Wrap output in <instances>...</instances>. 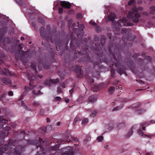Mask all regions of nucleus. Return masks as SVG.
<instances>
[{"label":"nucleus","mask_w":155,"mask_h":155,"mask_svg":"<svg viewBox=\"0 0 155 155\" xmlns=\"http://www.w3.org/2000/svg\"><path fill=\"white\" fill-rule=\"evenodd\" d=\"M75 67L78 68V69L80 71V72H81V68H80V70H79V66L78 65H75Z\"/></svg>","instance_id":"nucleus-46"},{"label":"nucleus","mask_w":155,"mask_h":155,"mask_svg":"<svg viewBox=\"0 0 155 155\" xmlns=\"http://www.w3.org/2000/svg\"><path fill=\"white\" fill-rule=\"evenodd\" d=\"M61 98L60 97H56L54 99V101H61Z\"/></svg>","instance_id":"nucleus-18"},{"label":"nucleus","mask_w":155,"mask_h":155,"mask_svg":"<svg viewBox=\"0 0 155 155\" xmlns=\"http://www.w3.org/2000/svg\"><path fill=\"white\" fill-rule=\"evenodd\" d=\"M40 105V103L39 101H35L33 104V106L34 107H37Z\"/></svg>","instance_id":"nucleus-14"},{"label":"nucleus","mask_w":155,"mask_h":155,"mask_svg":"<svg viewBox=\"0 0 155 155\" xmlns=\"http://www.w3.org/2000/svg\"><path fill=\"white\" fill-rule=\"evenodd\" d=\"M135 1V0H130V1H129L128 2V5H130Z\"/></svg>","instance_id":"nucleus-29"},{"label":"nucleus","mask_w":155,"mask_h":155,"mask_svg":"<svg viewBox=\"0 0 155 155\" xmlns=\"http://www.w3.org/2000/svg\"><path fill=\"white\" fill-rule=\"evenodd\" d=\"M61 92H62V91H61V89L60 88L58 87L57 90V92L59 93H60Z\"/></svg>","instance_id":"nucleus-39"},{"label":"nucleus","mask_w":155,"mask_h":155,"mask_svg":"<svg viewBox=\"0 0 155 155\" xmlns=\"http://www.w3.org/2000/svg\"><path fill=\"white\" fill-rule=\"evenodd\" d=\"M116 17V16L114 13H111L110 15L108 16L107 18L106 19V21H113L115 18Z\"/></svg>","instance_id":"nucleus-2"},{"label":"nucleus","mask_w":155,"mask_h":155,"mask_svg":"<svg viewBox=\"0 0 155 155\" xmlns=\"http://www.w3.org/2000/svg\"><path fill=\"white\" fill-rule=\"evenodd\" d=\"M5 72H3V73H2L3 74H6V75H10V73L9 71H8V69L7 68H5Z\"/></svg>","instance_id":"nucleus-16"},{"label":"nucleus","mask_w":155,"mask_h":155,"mask_svg":"<svg viewBox=\"0 0 155 155\" xmlns=\"http://www.w3.org/2000/svg\"><path fill=\"white\" fill-rule=\"evenodd\" d=\"M133 131L132 130H130L128 133V134L126 136L127 137H129L133 133Z\"/></svg>","instance_id":"nucleus-23"},{"label":"nucleus","mask_w":155,"mask_h":155,"mask_svg":"<svg viewBox=\"0 0 155 155\" xmlns=\"http://www.w3.org/2000/svg\"><path fill=\"white\" fill-rule=\"evenodd\" d=\"M73 92V89H71V90L69 91V92L70 94H71Z\"/></svg>","instance_id":"nucleus-47"},{"label":"nucleus","mask_w":155,"mask_h":155,"mask_svg":"<svg viewBox=\"0 0 155 155\" xmlns=\"http://www.w3.org/2000/svg\"><path fill=\"white\" fill-rule=\"evenodd\" d=\"M155 122V121L154 120H152L150 121V123H153Z\"/></svg>","instance_id":"nucleus-52"},{"label":"nucleus","mask_w":155,"mask_h":155,"mask_svg":"<svg viewBox=\"0 0 155 155\" xmlns=\"http://www.w3.org/2000/svg\"><path fill=\"white\" fill-rule=\"evenodd\" d=\"M6 150V148L5 147H4V149L3 148H0V151L1 153H4Z\"/></svg>","instance_id":"nucleus-22"},{"label":"nucleus","mask_w":155,"mask_h":155,"mask_svg":"<svg viewBox=\"0 0 155 155\" xmlns=\"http://www.w3.org/2000/svg\"><path fill=\"white\" fill-rule=\"evenodd\" d=\"M44 29L43 28H41L40 29V32L41 35L42 36L43 31H44Z\"/></svg>","instance_id":"nucleus-33"},{"label":"nucleus","mask_w":155,"mask_h":155,"mask_svg":"<svg viewBox=\"0 0 155 155\" xmlns=\"http://www.w3.org/2000/svg\"><path fill=\"white\" fill-rule=\"evenodd\" d=\"M138 3L139 4L141 3V1H139L138 2Z\"/></svg>","instance_id":"nucleus-56"},{"label":"nucleus","mask_w":155,"mask_h":155,"mask_svg":"<svg viewBox=\"0 0 155 155\" xmlns=\"http://www.w3.org/2000/svg\"><path fill=\"white\" fill-rule=\"evenodd\" d=\"M39 77H40V78H41L42 77V76H39Z\"/></svg>","instance_id":"nucleus-64"},{"label":"nucleus","mask_w":155,"mask_h":155,"mask_svg":"<svg viewBox=\"0 0 155 155\" xmlns=\"http://www.w3.org/2000/svg\"><path fill=\"white\" fill-rule=\"evenodd\" d=\"M145 112V111L143 110H141L138 111V113L140 114H142Z\"/></svg>","instance_id":"nucleus-32"},{"label":"nucleus","mask_w":155,"mask_h":155,"mask_svg":"<svg viewBox=\"0 0 155 155\" xmlns=\"http://www.w3.org/2000/svg\"><path fill=\"white\" fill-rule=\"evenodd\" d=\"M21 40H24V38L23 37H21Z\"/></svg>","instance_id":"nucleus-55"},{"label":"nucleus","mask_w":155,"mask_h":155,"mask_svg":"<svg viewBox=\"0 0 155 155\" xmlns=\"http://www.w3.org/2000/svg\"><path fill=\"white\" fill-rule=\"evenodd\" d=\"M147 123L146 122H144L142 124V125L143 126H145L146 124Z\"/></svg>","instance_id":"nucleus-48"},{"label":"nucleus","mask_w":155,"mask_h":155,"mask_svg":"<svg viewBox=\"0 0 155 155\" xmlns=\"http://www.w3.org/2000/svg\"><path fill=\"white\" fill-rule=\"evenodd\" d=\"M25 93H23L22 94V95H21V97L19 99V100H22V99H23V97L24 96V95H25Z\"/></svg>","instance_id":"nucleus-42"},{"label":"nucleus","mask_w":155,"mask_h":155,"mask_svg":"<svg viewBox=\"0 0 155 155\" xmlns=\"http://www.w3.org/2000/svg\"><path fill=\"white\" fill-rule=\"evenodd\" d=\"M8 94L9 96H12L13 95V92L11 91H10L8 92Z\"/></svg>","instance_id":"nucleus-36"},{"label":"nucleus","mask_w":155,"mask_h":155,"mask_svg":"<svg viewBox=\"0 0 155 155\" xmlns=\"http://www.w3.org/2000/svg\"><path fill=\"white\" fill-rule=\"evenodd\" d=\"M122 107H115L113 109V111H115V110H120Z\"/></svg>","instance_id":"nucleus-24"},{"label":"nucleus","mask_w":155,"mask_h":155,"mask_svg":"<svg viewBox=\"0 0 155 155\" xmlns=\"http://www.w3.org/2000/svg\"><path fill=\"white\" fill-rule=\"evenodd\" d=\"M96 31V32H99L101 31V28L97 25L96 26V29H95Z\"/></svg>","instance_id":"nucleus-19"},{"label":"nucleus","mask_w":155,"mask_h":155,"mask_svg":"<svg viewBox=\"0 0 155 155\" xmlns=\"http://www.w3.org/2000/svg\"><path fill=\"white\" fill-rule=\"evenodd\" d=\"M95 114H92V115H91V117H92V116H93V117H94V116H95Z\"/></svg>","instance_id":"nucleus-54"},{"label":"nucleus","mask_w":155,"mask_h":155,"mask_svg":"<svg viewBox=\"0 0 155 155\" xmlns=\"http://www.w3.org/2000/svg\"><path fill=\"white\" fill-rule=\"evenodd\" d=\"M65 101L67 103H68L69 102V99L68 98H65Z\"/></svg>","instance_id":"nucleus-41"},{"label":"nucleus","mask_w":155,"mask_h":155,"mask_svg":"<svg viewBox=\"0 0 155 155\" xmlns=\"http://www.w3.org/2000/svg\"><path fill=\"white\" fill-rule=\"evenodd\" d=\"M79 118L78 117L75 118L74 121V123L75 124L78 120H79Z\"/></svg>","instance_id":"nucleus-31"},{"label":"nucleus","mask_w":155,"mask_h":155,"mask_svg":"<svg viewBox=\"0 0 155 155\" xmlns=\"http://www.w3.org/2000/svg\"><path fill=\"white\" fill-rule=\"evenodd\" d=\"M22 133L24 134H25V131H22Z\"/></svg>","instance_id":"nucleus-62"},{"label":"nucleus","mask_w":155,"mask_h":155,"mask_svg":"<svg viewBox=\"0 0 155 155\" xmlns=\"http://www.w3.org/2000/svg\"><path fill=\"white\" fill-rule=\"evenodd\" d=\"M150 9L155 12V7L152 6L150 8Z\"/></svg>","instance_id":"nucleus-38"},{"label":"nucleus","mask_w":155,"mask_h":155,"mask_svg":"<svg viewBox=\"0 0 155 155\" xmlns=\"http://www.w3.org/2000/svg\"><path fill=\"white\" fill-rule=\"evenodd\" d=\"M46 120H47V122H49L50 121V120L49 118H47L46 119Z\"/></svg>","instance_id":"nucleus-49"},{"label":"nucleus","mask_w":155,"mask_h":155,"mask_svg":"<svg viewBox=\"0 0 155 155\" xmlns=\"http://www.w3.org/2000/svg\"><path fill=\"white\" fill-rule=\"evenodd\" d=\"M11 128H10V127L8 126L6 127V129L5 130H6L7 131H8V130H9Z\"/></svg>","instance_id":"nucleus-43"},{"label":"nucleus","mask_w":155,"mask_h":155,"mask_svg":"<svg viewBox=\"0 0 155 155\" xmlns=\"http://www.w3.org/2000/svg\"><path fill=\"white\" fill-rule=\"evenodd\" d=\"M40 91L39 90L38 91L37 93H36L35 91H33V93L35 94L39 95L40 94Z\"/></svg>","instance_id":"nucleus-34"},{"label":"nucleus","mask_w":155,"mask_h":155,"mask_svg":"<svg viewBox=\"0 0 155 155\" xmlns=\"http://www.w3.org/2000/svg\"><path fill=\"white\" fill-rule=\"evenodd\" d=\"M82 17V15L81 13H78L77 15V18H81Z\"/></svg>","instance_id":"nucleus-26"},{"label":"nucleus","mask_w":155,"mask_h":155,"mask_svg":"<svg viewBox=\"0 0 155 155\" xmlns=\"http://www.w3.org/2000/svg\"><path fill=\"white\" fill-rule=\"evenodd\" d=\"M103 137L102 136H99L97 137V140L99 142L103 140Z\"/></svg>","instance_id":"nucleus-21"},{"label":"nucleus","mask_w":155,"mask_h":155,"mask_svg":"<svg viewBox=\"0 0 155 155\" xmlns=\"http://www.w3.org/2000/svg\"><path fill=\"white\" fill-rule=\"evenodd\" d=\"M61 6L64 8H69L71 6L70 4L68 2L65 1L61 2Z\"/></svg>","instance_id":"nucleus-3"},{"label":"nucleus","mask_w":155,"mask_h":155,"mask_svg":"<svg viewBox=\"0 0 155 155\" xmlns=\"http://www.w3.org/2000/svg\"><path fill=\"white\" fill-rule=\"evenodd\" d=\"M114 88L112 87H110L109 89V92L111 93H113L114 91Z\"/></svg>","instance_id":"nucleus-20"},{"label":"nucleus","mask_w":155,"mask_h":155,"mask_svg":"<svg viewBox=\"0 0 155 155\" xmlns=\"http://www.w3.org/2000/svg\"><path fill=\"white\" fill-rule=\"evenodd\" d=\"M127 18L126 17H124L121 20V21L123 23H126L127 24H124L125 26H132L133 25V24L131 23H128L127 22Z\"/></svg>","instance_id":"nucleus-4"},{"label":"nucleus","mask_w":155,"mask_h":155,"mask_svg":"<svg viewBox=\"0 0 155 155\" xmlns=\"http://www.w3.org/2000/svg\"><path fill=\"white\" fill-rule=\"evenodd\" d=\"M16 2H19V0H15Z\"/></svg>","instance_id":"nucleus-63"},{"label":"nucleus","mask_w":155,"mask_h":155,"mask_svg":"<svg viewBox=\"0 0 155 155\" xmlns=\"http://www.w3.org/2000/svg\"><path fill=\"white\" fill-rule=\"evenodd\" d=\"M63 88H64L65 87V86H64V85H63L62 86Z\"/></svg>","instance_id":"nucleus-60"},{"label":"nucleus","mask_w":155,"mask_h":155,"mask_svg":"<svg viewBox=\"0 0 155 155\" xmlns=\"http://www.w3.org/2000/svg\"><path fill=\"white\" fill-rule=\"evenodd\" d=\"M97 100L96 98L94 96H91L89 98V102L90 103H94Z\"/></svg>","instance_id":"nucleus-9"},{"label":"nucleus","mask_w":155,"mask_h":155,"mask_svg":"<svg viewBox=\"0 0 155 155\" xmlns=\"http://www.w3.org/2000/svg\"><path fill=\"white\" fill-rule=\"evenodd\" d=\"M72 138L73 139V140L75 142H78V140L77 138H75V137H72Z\"/></svg>","instance_id":"nucleus-37"},{"label":"nucleus","mask_w":155,"mask_h":155,"mask_svg":"<svg viewBox=\"0 0 155 155\" xmlns=\"http://www.w3.org/2000/svg\"><path fill=\"white\" fill-rule=\"evenodd\" d=\"M130 31L129 29H127L125 28H122V33L123 34H127L128 35Z\"/></svg>","instance_id":"nucleus-12"},{"label":"nucleus","mask_w":155,"mask_h":155,"mask_svg":"<svg viewBox=\"0 0 155 155\" xmlns=\"http://www.w3.org/2000/svg\"><path fill=\"white\" fill-rule=\"evenodd\" d=\"M59 79L57 78L56 79H52L50 80V84H55L57 83L59 81Z\"/></svg>","instance_id":"nucleus-15"},{"label":"nucleus","mask_w":155,"mask_h":155,"mask_svg":"<svg viewBox=\"0 0 155 155\" xmlns=\"http://www.w3.org/2000/svg\"><path fill=\"white\" fill-rule=\"evenodd\" d=\"M90 23L91 25H93L95 26V27L97 26V25H96V23L92 21H90Z\"/></svg>","instance_id":"nucleus-28"},{"label":"nucleus","mask_w":155,"mask_h":155,"mask_svg":"<svg viewBox=\"0 0 155 155\" xmlns=\"http://www.w3.org/2000/svg\"><path fill=\"white\" fill-rule=\"evenodd\" d=\"M21 104H22V105H24V102H22Z\"/></svg>","instance_id":"nucleus-61"},{"label":"nucleus","mask_w":155,"mask_h":155,"mask_svg":"<svg viewBox=\"0 0 155 155\" xmlns=\"http://www.w3.org/2000/svg\"><path fill=\"white\" fill-rule=\"evenodd\" d=\"M59 13L60 14H61L63 12V9L61 8H59L58 9Z\"/></svg>","instance_id":"nucleus-25"},{"label":"nucleus","mask_w":155,"mask_h":155,"mask_svg":"<svg viewBox=\"0 0 155 155\" xmlns=\"http://www.w3.org/2000/svg\"><path fill=\"white\" fill-rule=\"evenodd\" d=\"M8 120L4 118L0 119V126H3L6 124Z\"/></svg>","instance_id":"nucleus-10"},{"label":"nucleus","mask_w":155,"mask_h":155,"mask_svg":"<svg viewBox=\"0 0 155 155\" xmlns=\"http://www.w3.org/2000/svg\"><path fill=\"white\" fill-rule=\"evenodd\" d=\"M33 83V81L31 80L30 82L29 87L28 86H25V89L26 91H29L33 89V87L32 86Z\"/></svg>","instance_id":"nucleus-6"},{"label":"nucleus","mask_w":155,"mask_h":155,"mask_svg":"<svg viewBox=\"0 0 155 155\" xmlns=\"http://www.w3.org/2000/svg\"><path fill=\"white\" fill-rule=\"evenodd\" d=\"M59 148L58 145H56L54 147H52V150H56Z\"/></svg>","instance_id":"nucleus-27"},{"label":"nucleus","mask_w":155,"mask_h":155,"mask_svg":"<svg viewBox=\"0 0 155 155\" xmlns=\"http://www.w3.org/2000/svg\"><path fill=\"white\" fill-rule=\"evenodd\" d=\"M143 136H144V137H147L148 138H150L151 137L153 136V135H143Z\"/></svg>","instance_id":"nucleus-44"},{"label":"nucleus","mask_w":155,"mask_h":155,"mask_svg":"<svg viewBox=\"0 0 155 155\" xmlns=\"http://www.w3.org/2000/svg\"><path fill=\"white\" fill-rule=\"evenodd\" d=\"M135 12H129L127 16V18L132 19V22L134 23H138L139 21V18L140 17L139 14L137 13H135Z\"/></svg>","instance_id":"nucleus-1"},{"label":"nucleus","mask_w":155,"mask_h":155,"mask_svg":"<svg viewBox=\"0 0 155 155\" xmlns=\"http://www.w3.org/2000/svg\"><path fill=\"white\" fill-rule=\"evenodd\" d=\"M101 43L102 45H103L105 43V40L104 38H102L101 40Z\"/></svg>","instance_id":"nucleus-35"},{"label":"nucleus","mask_w":155,"mask_h":155,"mask_svg":"<svg viewBox=\"0 0 155 155\" xmlns=\"http://www.w3.org/2000/svg\"><path fill=\"white\" fill-rule=\"evenodd\" d=\"M26 109L28 110H30V109L29 108H28V107H26Z\"/></svg>","instance_id":"nucleus-51"},{"label":"nucleus","mask_w":155,"mask_h":155,"mask_svg":"<svg viewBox=\"0 0 155 155\" xmlns=\"http://www.w3.org/2000/svg\"><path fill=\"white\" fill-rule=\"evenodd\" d=\"M72 22L73 21L72 20H70L68 21V24H69V26L70 27H71L70 25H71V24L72 23Z\"/></svg>","instance_id":"nucleus-40"},{"label":"nucleus","mask_w":155,"mask_h":155,"mask_svg":"<svg viewBox=\"0 0 155 155\" xmlns=\"http://www.w3.org/2000/svg\"><path fill=\"white\" fill-rule=\"evenodd\" d=\"M19 147V148L18 147H17L16 149H15V151L14 153L16 154H19L21 152V150L23 148L22 146Z\"/></svg>","instance_id":"nucleus-7"},{"label":"nucleus","mask_w":155,"mask_h":155,"mask_svg":"<svg viewBox=\"0 0 155 155\" xmlns=\"http://www.w3.org/2000/svg\"><path fill=\"white\" fill-rule=\"evenodd\" d=\"M21 45H22L20 44L18 45V46L19 47L20 49L22 48V47H21Z\"/></svg>","instance_id":"nucleus-53"},{"label":"nucleus","mask_w":155,"mask_h":155,"mask_svg":"<svg viewBox=\"0 0 155 155\" xmlns=\"http://www.w3.org/2000/svg\"><path fill=\"white\" fill-rule=\"evenodd\" d=\"M138 133L139 134V135H140L141 136H143V132L141 129H139L138 130Z\"/></svg>","instance_id":"nucleus-30"},{"label":"nucleus","mask_w":155,"mask_h":155,"mask_svg":"<svg viewBox=\"0 0 155 155\" xmlns=\"http://www.w3.org/2000/svg\"><path fill=\"white\" fill-rule=\"evenodd\" d=\"M42 141V139L40 138L39 139V141L40 142H41Z\"/></svg>","instance_id":"nucleus-58"},{"label":"nucleus","mask_w":155,"mask_h":155,"mask_svg":"<svg viewBox=\"0 0 155 155\" xmlns=\"http://www.w3.org/2000/svg\"><path fill=\"white\" fill-rule=\"evenodd\" d=\"M12 126L13 127H15L16 126V124L15 123H12L11 124Z\"/></svg>","instance_id":"nucleus-45"},{"label":"nucleus","mask_w":155,"mask_h":155,"mask_svg":"<svg viewBox=\"0 0 155 155\" xmlns=\"http://www.w3.org/2000/svg\"><path fill=\"white\" fill-rule=\"evenodd\" d=\"M142 128H143V130H145V127H142Z\"/></svg>","instance_id":"nucleus-59"},{"label":"nucleus","mask_w":155,"mask_h":155,"mask_svg":"<svg viewBox=\"0 0 155 155\" xmlns=\"http://www.w3.org/2000/svg\"><path fill=\"white\" fill-rule=\"evenodd\" d=\"M119 21H117L116 24L115 28H116V30L117 31H119L120 30V28L119 27H120V24Z\"/></svg>","instance_id":"nucleus-13"},{"label":"nucleus","mask_w":155,"mask_h":155,"mask_svg":"<svg viewBox=\"0 0 155 155\" xmlns=\"http://www.w3.org/2000/svg\"><path fill=\"white\" fill-rule=\"evenodd\" d=\"M65 149L66 150H68L69 151H65V154H72V148L70 147H66Z\"/></svg>","instance_id":"nucleus-5"},{"label":"nucleus","mask_w":155,"mask_h":155,"mask_svg":"<svg viewBox=\"0 0 155 155\" xmlns=\"http://www.w3.org/2000/svg\"><path fill=\"white\" fill-rule=\"evenodd\" d=\"M146 155H150V154L149 153H147L146 154Z\"/></svg>","instance_id":"nucleus-57"},{"label":"nucleus","mask_w":155,"mask_h":155,"mask_svg":"<svg viewBox=\"0 0 155 155\" xmlns=\"http://www.w3.org/2000/svg\"><path fill=\"white\" fill-rule=\"evenodd\" d=\"M61 124V122H58L57 123V125L58 126H59Z\"/></svg>","instance_id":"nucleus-50"},{"label":"nucleus","mask_w":155,"mask_h":155,"mask_svg":"<svg viewBox=\"0 0 155 155\" xmlns=\"http://www.w3.org/2000/svg\"><path fill=\"white\" fill-rule=\"evenodd\" d=\"M143 8L141 7H140L138 8H137L136 7H134L132 9V11H134L135 12H136L138 10H142Z\"/></svg>","instance_id":"nucleus-11"},{"label":"nucleus","mask_w":155,"mask_h":155,"mask_svg":"<svg viewBox=\"0 0 155 155\" xmlns=\"http://www.w3.org/2000/svg\"><path fill=\"white\" fill-rule=\"evenodd\" d=\"M2 81L4 83L6 84H8L11 83L10 80L6 78H3L2 80Z\"/></svg>","instance_id":"nucleus-8"},{"label":"nucleus","mask_w":155,"mask_h":155,"mask_svg":"<svg viewBox=\"0 0 155 155\" xmlns=\"http://www.w3.org/2000/svg\"><path fill=\"white\" fill-rule=\"evenodd\" d=\"M88 122V119L87 118H85L83 119L82 121V124H84Z\"/></svg>","instance_id":"nucleus-17"}]
</instances>
